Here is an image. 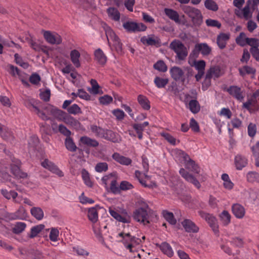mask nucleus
Segmentation results:
<instances>
[{
    "mask_svg": "<svg viewBox=\"0 0 259 259\" xmlns=\"http://www.w3.org/2000/svg\"><path fill=\"white\" fill-rule=\"evenodd\" d=\"M169 48L176 54V58L179 61L186 60L188 52L185 46L179 39H175L169 44Z\"/></svg>",
    "mask_w": 259,
    "mask_h": 259,
    "instance_id": "obj_2",
    "label": "nucleus"
},
{
    "mask_svg": "<svg viewBox=\"0 0 259 259\" xmlns=\"http://www.w3.org/2000/svg\"><path fill=\"white\" fill-rule=\"evenodd\" d=\"M224 91L227 92L230 96L240 102H242L245 97L244 90L237 85H231L225 88Z\"/></svg>",
    "mask_w": 259,
    "mask_h": 259,
    "instance_id": "obj_4",
    "label": "nucleus"
},
{
    "mask_svg": "<svg viewBox=\"0 0 259 259\" xmlns=\"http://www.w3.org/2000/svg\"><path fill=\"white\" fill-rule=\"evenodd\" d=\"M156 246L159 247L161 251L168 257H172L174 255V251L171 246L167 242H162L161 244L157 243Z\"/></svg>",
    "mask_w": 259,
    "mask_h": 259,
    "instance_id": "obj_18",
    "label": "nucleus"
},
{
    "mask_svg": "<svg viewBox=\"0 0 259 259\" xmlns=\"http://www.w3.org/2000/svg\"><path fill=\"white\" fill-rule=\"evenodd\" d=\"M41 165L44 168L57 174L59 177L63 176L62 171H61L54 163L49 160L48 159H45L42 162H41Z\"/></svg>",
    "mask_w": 259,
    "mask_h": 259,
    "instance_id": "obj_12",
    "label": "nucleus"
},
{
    "mask_svg": "<svg viewBox=\"0 0 259 259\" xmlns=\"http://www.w3.org/2000/svg\"><path fill=\"white\" fill-rule=\"evenodd\" d=\"M88 218L93 224H95L98 221V212L96 207L89 208Z\"/></svg>",
    "mask_w": 259,
    "mask_h": 259,
    "instance_id": "obj_28",
    "label": "nucleus"
},
{
    "mask_svg": "<svg viewBox=\"0 0 259 259\" xmlns=\"http://www.w3.org/2000/svg\"><path fill=\"white\" fill-rule=\"evenodd\" d=\"M211 51V48L206 43L197 44L195 45L194 49L190 54L189 59H196L198 57L199 53L203 56H208Z\"/></svg>",
    "mask_w": 259,
    "mask_h": 259,
    "instance_id": "obj_3",
    "label": "nucleus"
},
{
    "mask_svg": "<svg viewBox=\"0 0 259 259\" xmlns=\"http://www.w3.org/2000/svg\"><path fill=\"white\" fill-rule=\"evenodd\" d=\"M204 6L207 9L214 12L217 11L219 9L218 5L213 0H205Z\"/></svg>",
    "mask_w": 259,
    "mask_h": 259,
    "instance_id": "obj_41",
    "label": "nucleus"
},
{
    "mask_svg": "<svg viewBox=\"0 0 259 259\" xmlns=\"http://www.w3.org/2000/svg\"><path fill=\"white\" fill-rule=\"evenodd\" d=\"M67 111L69 114H72L74 115L80 113L81 112L80 108L76 104H74L72 106L69 107L67 108Z\"/></svg>",
    "mask_w": 259,
    "mask_h": 259,
    "instance_id": "obj_51",
    "label": "nucleus"
},
{
    "mask_svg": "<svg viewBox=\"0 0 259 259\" xmlns=\"http://www.w3.org/2000/svg\"><path fill=\"white\" fill-rule=\"evenodd\" d=\"M44 36L48 42L52 45H59L62 42V38L60 35L57 33H53L49 31H45Z\"/></svg>",
    "mask_w": 259,
    "mask_h": 259,
    "instance_id": "obj_9",
    "label": "nucleus"
},
{
    "mask_svg": "<svg viewBox=\"0 0 259 259\" xmlns=\"http://www.w3.org/2000/svg\"><path fill=\"white\" fill-rule=\"evenodd\" d=\"M25 105L28 108L32 107L36 112V113L38 115V116L44 120H48L50 119V118L46 114V113L41 111L39 106L37 105V102L36 101L32 100L26 101Z\"/></svg>",
    "mask_w": 259,
    "mask_h": 259,
    "instance_id": "obj_7",
    "label": "nucleus"
},
{
    "mask_svg": "<svg viewBox=\"0 0 259 259\" xmlns=\"http://www.w3.org/2000/svg\"><path fill=\"white\" fill-rule=\"evenodd\" d=\"M189 59L188 63L191 66H194L198 71L204 72L205 67V62L204 60L196 61L195 59L191 63V60Z\"/></svg>",
    "mask_w": 259,
    "mask_h": 259,
    "instance_id": "obj_29",
    "label": "nucleus"
},
{
    "mask_svg": "<svg viewBox=\"0 0 259 259\" xmlns=\"http://www.w3.org/2000/svg\"><path fill=\"white\" fill-rule=\"evenodd\" d=\"M239 73L241 76H244L246 74H254L255 69L248 66H244L239 69Z\"/></svg>",
    "mask_w": 259,
    "mask_h": 259,
    "instance_id": "obj_39",
    "label": "nucleus"
},
{
    "mask_svg": "<svg viewBox=\"0 0 259 259\" xmlns=\"http://www.w3.org/2000/svg\"><path fill=\"white\" fill-rule=\"evenodd\" d=\"M16 215H18L20 220H24L27 216V213L25 208L20 206L19 209L16 211Z\"/></svg>",
    "mask_w": 259,
    "mask_h": 259,
    "instance_id": "obj_60",
    "label": "nucleus"
},
{
    "mask_svg": "<svg viewBox=\"0 0 259 259\" xmlns=\"http://www.w3.org/2000/svg\"><path fill=\"white\" fill-rule=\"evenodd\" d=\"M168 79L167 78H162L158 76H156L154 79V83L156 86L158 88H164L167 84Z\"/></svg>",
    "mask_w": 259,
    "mask_h": 259,
    "instance_id": "obj_46",
    "label": "nucleus"
},
{
    "mask_svg": "<svg viewBox=\"0 0 259 259\" xmlns=\"http://www.w3.org/2000/svg\"><path fill=\"white\" fill-rule=\"evenodd\" d=\"M28 256L32 259H42L44 258L42 252L35 248L28 249Z\"/></svg>",
    "mask_w": 259,
    "mask_h": 259,
    "instance_id": "obj_35",
    "label": "nucleus"
},
{
    "mask_svg": "<svg viewBox=\"0 0 259 259\" xmlns=\"http://www.w3.org/2000/svg\"><path fill=\"white\" fill-rule=\"evenodd\" d=\"M108 169V164L106 162L98 163L95 166V170L99 172L106 171Z\"/></svg>",
    "mask_w": 259,
    "mask_h": 259,
    "instance_id": "obj_54",
    "label": "nucleus"
},
{
    "mask_svg": "<svg viewBox=\"0 0 259 259\" xmlns=\"http://www.w3.org/2000/svg\"><path fill=\"white\" fill-rule=\"evenodd\" d=\"M186 168L196 173L199 174L200 168L195 162L192 159L188 161L186 164Z\"/></svg>",
    "mask_w": 259,
    "mask_h": 259,
    "instance_id": "obj_38",
    "label": "nucleus"
},
{
    "mask_svg": "<svg viewBox=\"0 0 259 259\" xmlns=\"http://www.w3.org/2000/svg\"><path fill=\"white\" fill-rule=\"evenodd\" d=\"M11 172L13 174L15 178L17 179L25 178L27 176V174L24 172L22 171L19 167L15 164H12L11 165Z\"/></svg>",
    "mask_w": 259,
    "mask_h": 259,
    "instance_id": "obj_23",
    "label": "nucleus"
},
{
    "mask_svg": "<svg viewBox=\"0 0 259 259\" xmlns=\"http://www.w3.org/2000/svg\"><path fill=\"white\" fill-rule=\"evenodd\" d=\"M55 118L59 120H63L66 122H72L74 118L64 111L55 108L52 114Z\"/></svg>",
    "mask_w": 259,
    "mask_h": 259,
    "instance_id": "obj_8",
    "label": "nucleus"
},
{
    "mask_svg": "<svg viewBox=\"0 0 259 259\" xmlns=\"http://www.w3.org/2000/svg\"><path fill=\"white\" fill-rule=\"evenodd\" d=\"M235 164L236 168L241 170L246 166L247 160L245 157L241 155H237L235 158Z\"/></svg>",
    "mask_w": 259,
    "mask_h": 259,
    "instance_id": "obj_20",
    "label": "nucleus"
},
{
    "mask_svg": "<svg viewBox=\"0 0 259 259\" xmlns=\"http://www.w3.org/2000/svg\"><path fill=\"white\" fill-rule=\"evenodd\" d=\"M59 233L57 229L52 228L49 235L50 240L52 241H56L58 240Z\"/></svg>",
    "mask_w": 259,
    "mask_h": 259,
    "instance_id": "obj_61",
    "label": "nucleus"
},
{
    "mask_svg": "<svg viewBox=\"0 0 259 259\" xmlns=\"http://www.w3.org/2000/svg\"><path fill=\"white\" fill-rule=\"evenodd\" d=\"M205 23L208 26L216 27L218 28H220L221 27V23L217 20L208 19L206 20Z\"/></svg>",
    "mask_w": 259,
    "mask_h": 259,
    "instance_id": "obj_56",
    "label": "nucleus"
},
{
    "mask_svg": "<svg viewBox=\"0 0 259 259\" xmlns=\"http://www.w3.org/2000/svg\"><path fill=\"white\" fill-rule=\"evenodd\" d=\"M112 158L119 163L125 165H128L132 162V160L130 158L120 155L117 153H114L112 155Z\"/></svg>",
    "mask_w": 259,
    "mask_h": 259,
    "instance_id": "obj_25",
    "label": "nucleus"
},
{
    "mask_svg": "<svg viewBox=\"0 0 259 259\" xmlns=\"http://www.w3.org/2000/svg\"><path fill=\"white\" fill-rule=\"evenodd\" d=\"M81 176L85 185L89 187H92L93 183L90 179V174L86 169H83L81 170Z\"/></svg>",
    "mask_w": 259,
    "mask_h": 259,
    "instance_id": "obj_43",
    "label": "nucleus"
},
{
    "mask_svg": "<svg viewBox=\"0 0 259 259\" xmlns=\"http://www.w3.org/2000/svg\"><path fill=\"white\" fill-rule=\"evenodd\" d=\"M31 215L37 220H41L44 218V211L40 207H33L30 210Z\"/></svg>",
    "mask_w": 259,
    "mask_h": 259,
    "instance_id": "obj_31",
    "label": "nucleus"
},
{
    "mask_svg": "<svg viewBox=\"0 0 259 259\" xmlns=\"http://www.w3.org/2000/svg\"><path fill=\"white\" fill-rule=\"evenodd\" d=\"M102 138L115 143H119L121 141L120 137L118 134L107 129H105L104 137H102Z\"/></svg>",
    "mask_w": 259,
    "mask_h": 259,
    "instance_id": "obj_14",
    "label": "nucleus"
},
{
    "mask_svg": "<svg viewBox=\"0 0 259 259\" xmlns=\"http://www.w3.org/2000/svg\"><path fill=\"white\" fill-rule=\"evenodd\" d=\"M258 47L254 46V47H251L250 49V52L256 61H259V49H258Z\"/></svg>",
    "mask_w": 259,
    "mask_h": 259,
    "instance_id": "obj_64",
    "label": "nucleus"
},
{
    "mask_svg": "<svg viewBox=\"0 0 259 259\" xmlns=\"http://www.w3.org/2000/svg\"><path fill=\"white\" fill-rule=\"evenodd\" d=\"M110 214L116 219L117 221L124 223H128L130 222V218L128 217H124L120 215L117 211H115L114 209L110 207L109 209Z\"/></svg>",
    "mask_w": 259,
    "mask_h": 259,
    "instance_id": "obj_19",
    "label": "nucleus"
},
{
    "mask_svg": "<svg viewBox=\"0 0 259 259\" xmlns=\"http://www.w3.org/2000/svg\"><path fill=\"white\" fill-rule=\"evenodd\" d=\"M256 100L254 101L253 99L248 100V101L243 104V108L246 109L250 113L257 111L258 108L256 106Z\"/></svg>",
    "mask_w": 259,
    "mask_h": 259,
    "instance_id": "obj_26",
    "label": "nucleus"
},
{
    "mask_svg": "<svg viewBox=\"0 0 259 259\" xmlns=\"http://www.w3.org/2000/svg\"><path fill=\"white\" fill-rule=\"evenodd\" d=\"M245 45H248L251 47L254 46L259 47L258 40L255 38H248L247 37L245 40Z\"/></svg>",
    "mask_w": 259,
    "mask_h": 259,
    "instance_id": "obj_59",
    "label": "nucleus"
},
{
    "mask_svg": "<svg viewBox=\"0 0 259 259\" xmlns=\"http://www.w3.org/2000/svg\"><path fill=\"white\" fill-rule=\"evenodd\" d=\"M133 216L134 220L143 223L144 225L150 224L149 214L144 208L140 207L136 209L133 212Z\"/></svg>",
    "mask_w": 259,
    "mask_h": 259,
    "instance_id": "obj_5",
    "label": "nucleus"
},
{
    "mask_svg": "<svg viewBox=\"0 0 259 259\" xmlns=\"http://www.w3.org/2000/svg\"><path fill=\"white\" fill-rule=\"evenodd\" d=\"M179 172L183 178L188 182L193 184L196 188H199L201 187L199 181L192 174L187 171L184 168H181Z\"/></svg>",
    "mask_w": 259,
    "mask_h": 259,
    "instance_id": "obj_11",
    "label": "nucleus"
},
{
    "mask_svg": "<svg viewBox=\"0 0 259 259\" xmlns=\"http://www.w3.org/2000/svg\"><path fill=\"white\" fill-rule=\"evenodd\" d=\"M65 145L66 149L71 152H75L77 149V147L70 137H66L65 139Z\"/></svg>",
    "mask_w": 259,
    "mask_h": 259,
    "instance_id": "obj_37",
    "label": "nucleus"
},
{
    "mask_svg": "<svg viewBox=\"0 0 259 259\" xmlns=\"http://www.w3.org/2000/svg\"><path fill=\"white\" fill-rule=\"evenodd\" d=\"M134 187L132 184L126 181H123L120 183L119 186L120 191L121 190L126 191L131 190Z\"/></svg>",
    "mask_w": 259,
    "mask_h": 259,
    "instance_id": "obj_55",
    "label": "nucleus"
},
{
    "mask_svg": "<svg viewBox=\"0 0 259 259\" xmlns=\"http://www.w3.org/2000/svg\"><path fill=\"white\" fill-rule=\"evenodd\" d=\"M138 101L144 110H148L150 109V102L146 97L142 95H139L138 97Z\"/></svg>",
    "mask_w": 259,
    "mask_h": 259,
    "instance_id": "obj_30",
    "label": "nucleus"
},
{
    "mask_svg": "<svg viewBox=\"0 0 259 259\" xmlns=\"http://www.w3.org/2000/svg\"><path fill=\"white\" fill-rule=\"evenodd\" d=\"M80 53L76 50H73L70 53L71 60L75 66L77 68L80 67V64L79 61Z\"/></svg>",
    "mask_w": 259,
    "mask_h": 259,
    "instance_id": "obj_34",
    "label": "nucleus"
},
{
    "mask_svg": "<svg viewBox=\"0 0 259 259\" xmlns=\"http://www.w3.org/2000/svg\"><path fill=\"white\" fill-rule=\"evenodd\" d=\"M123 27L128 32H136L137 23L127 21L123 24Z\"/></svg>",
    "mask_w": 259,
    "mask_h": 259,
    "instance_id": "obj_45",
    "label": "nucleus"
},
{
    "mask_svg": "<svg viewBox=\"0 0 259 259\" xmlns=\"http://www.w3.org/2000/svg\"><path fill=\"white\" fill-rule=\"evenodd\" d=\"M259 179V174L255 172H249L247 175V179L248 181L253 182L256 180Z\"/></svg>",
    "mask_w": 259,
    "mask_h": 259,
    "instance_id": "obj_63",
    "label": "nucleus"
},
{
    "mask_svg": "<svg viewBox=\"0 0 259 259\" xmlns=\"http://www.w3.org/2000/svg\"><path fill=\"white\" fill-rule=\"evenodd\" d=\"M163 215L164 219L171 225H175L177 223V220L175 218L174 215L172 212H169L167 210L163 211Z\"/></svg>",
    "mask_w": 259,
    "mask_h": 259,
    "instance_id": "obj_40",
    "label": "nucleus"
},
{
    "mask_svg": "<svg viewBox=\"0 0 259 259\" xmlns=\"http://www.w3.org/2000/svg\"><path fill=\"white\" fill-rule=\"evenodd\" d=\"M78 97L85 100H90L91 96L83 89H78L77 92Z\"/></svg>",
    "mask_w": 259,
    "mask_h": 259,
    "instance_id": "obj_62",
    "label": "nucleus"
},
{
    "mask_svg": "<svg viewBox=\"0 0 259 259\" xmlns=\"http://www.w3.org/2000/svg\"><path fill=\"white\" fill-rule=\"evenodd\" d=\"M120 242H122L124 246H126L128 244L131 243L139 245L142 242V240L140 238L131 235L130 233H127Z\"/></svg>",
    "mask_w": 259,
    "mask_h": 259,
    "instance_id": "obj_16",
    "label": "nucleus"
},
{
    "mask_svg": "<svg viewBox=\"0 0 259 259\" xmlns=\"http://www.w3.org/2000/svg\"><path fill=\"white\" fill-rule=\"evenodd\" d=\"M165 15L171 20L177 23H180L179 15L178 12L172 9L165 8L164 9Z\"/></svg>",
    "mask_w": 259,
    "mask_h": 259,
    "instance_id": "obj_24",
    "label": "nucleus"
},
{
    "mask_svg": "<svg viewBox=\"0 0 259 259\" xmlns=\"http://www.w3.org/2000/svg\"><path fill=\"white\" fill-rule=\"evenodd\" d=\"M246 35L244 32H241L239 35L236 38V43L241 47L245 46Z\"/></svg>",
    "mask_w": 259,
    "mask_h": 259,
    "instance_id": "obj_53",
    "label": "nucleus"
},
{
    "mask_svg": "<svg viewBox=\"0 0 259 259\" xmlns=\"http://www.w3.org/2000/svg\"><path fill=\"white\" fill-rule=\"evenodd\" d=\"M183 12L191 19L192 22L195 26H200L203 22V16L201 11L194 7L184 6L182 7Z\"/></svg>",
    "mask_w": 259,
    "mask_h": 259,
    "instance_id": "obj_1",
    "label": "nucleus"
},
{
    "mask_svg": "<svg viewBox=\"0 0 259 259\" xmlns=\"http://www.w3.org/2000/svg\"><path fill=\"white\" fill-rule=\"evenodd\" d=\"M41 78L39 75L36 73H32L29 77V81L33 84L37 85L40 81Z\"/></svg>",
    "mask_w": 259,
    "mask_h": 259,
    "instance_id": "obj_52",
    "label": "nucleus"
},
{
    "mask_svg": "<svg viewBox=\"0 0 259 259\" xmlns=\"http://www.w3.org/2000/svg\"><path fill=\"white\" fill-rule=\"evenodd\" d=\"M26 225L25 223L17 222L13 228V232L18 234L22 232L25 229Z\"/></svg>",
    "mask_w": 259,
    "mask_h": 259,
    "instance_id": "obj_48",
    "label": "nucleus"
},
{
    "mask_svg": "<svg viewBox=\"0 0 259 259\" xmlns=\"http://www.w3.org/2000/svg\"><path fill=\"white\" fill-rule=\"evenodd\" d=\"M1 193L6 198L10 199L11 198H12L13 200L15 201H16L15 199L18 196L17 192L12 190L8 191L7 190L2 189L1 190Z\"/></svg>",
    "mask_w": 259,
    "mask_h": 259,
    "instance_id": "obj_47",
    "label": "nucleus"
},
{
    "mask_svg": "<svg viewBox=\"0 0 259 259\" xmlns=\"http://www.w3.org/2000/svg\"><path fill=\"white\" fill-rule=\"evenodd\" d=\"M181 223L185 231L188 233H195L199 231V227L190 220L185 219Z\"/></svg>",
    "mask_w": 259,
    "mask_h": 259,
    "instance_id": "obj_15",
    "label": "nucleus"
},
{
    "mask_svg": "<svg viewBox=\"0 0 259 259\" xmlns=\"http://www.w3.org/2000/svg\"><path fill=\"white\" fill-rule=\"evenodd\" d=\"M14 58L16 63L25 69H27L29 67V64L27 62H23L22 58L18 54L14 55Z\"/></svg>",
    "mask_w": 259,
    "mask_h": 259,
    "instance_id": "obj_50",
    "label": "nucleus"
},
{
    "mask_svg": "<svg viewBox=\"0 0 259 259\" xmlns=\"http://www.w3.org/2000/svg\"><path fill=\"white\" fill-rule=\"evenodd\" d=\"M107 12L110 18L114 21H119L120 19V13L118 10L114 7H110L107 10Z\"/></svg>",
    "mask_w": 259,
    "mask_h": 259,
    "instance_id": "obj_32",
    "label": "nucleus"
},
{
    "mask_svg": "<svg viewBox=\"0 0 259 259\" xmlns=\"http://www.w3.org/2000/svg\"><path fill=\"white\" fill-rule=\"evenodd\" d=\"M221 220L224 226L228 225L230 223L231 215L227 210H223L220 214Z\"/></svg>",
    "mask_w": 259,
    "mask_h": 259,
    "instance_id": "obj_42",
    "label": "nucleus"
},
{
    "mask_svg": "<svg viewBox=\"0 0 259 259\" xmlns=\"http://www.w3.org/2000/svg\"><path fill=\"white\" fill-rule=\"evenodd\" d=\"M141 41L144 44L147 46H155L159 47L161 46V41L160 39L154 35L144 36L141 37Z\"/></svg>",
    "mask_w": 259,
    "mask_h": 259,
    "instance_id": "obj_10",
    "label": "nucleus"
},
{
    "mask_svg": "<svg viewBox=\"0 0 259 259\" xmlns=\"http://www.w3.org/2000/svg\"><path fill=\"white\" fill-rule=\"evenodd\" d=\"M199 214L201 218L205 219L207 222L214 233L216 234L219 232V226L217 223V220L214 216L203 211H199Z\"/></svg>",
    "mask_w": 259,
    "mask_h": 259,
    "instance_id": "obj_6",
    "label": "nucleus"
},
{
    "mask_svg": "<svg viewBox=\"0 0 259 259\" xmlns=\"http://www.w3.org/2000/svg\"><path fill=\"white\" fill-rule=\"evenodd\" d=\"M248 134L249 137H253L256 133V126L255 124L250 123L247 128Z\"/></svg>",
    "mask_w": 259,
    "mask_h": 259,
    "instance_id": "obj_57",
    "label": "nucleus"
},
{
    "mask_svg": "<svg viewBox=\"0 0 259 259\" xmlns=\"http://www.w3.org/2000/svg\"><path fill=\"white\" fill-rule=\"evenodd\" d=\"M80 141L82 144L88 147H96L99 145V142L97 140L91 139L87 136L81 137Z\"/></svg>",
    "mask_w": 259,
    "mask_h": 259,
    "instance_id": "obj_27",
    "label": "nucleus"
},
{
    "mask_svg": "<svg viewBox=\"0 0 259 259\" xmlns=\"http://www.w3.org/2000/svg\"><path fill=\"white\" fill-rule=\"evenodd\" d=\"M206 74L212 78H218L221 75V70L219 66H212L207 71Z\"/></svg>",
    "mask_w": 259,
    "mask_h": 259,
    "instance_id": "obj_22",
    "label": "nucleus"
},
{
    "mask_svg": "<svg viewBox=\"0 0 259 259\" xmlns=\"http://www.w3.org/2000/svg\"><path fill=\"white\" fill-rule=\"evenodd\" d=\"M96 60L101 65H104L107 61V57L100 49H98L94 53Z\"/></svg>",
    "mask_w": 259,
    "mask_h": 259,
    "instance_id": "obj_21",
    "label": "nucleus"
},
{
    "mask_svg": "<svg viewBox=\"0 0 259 259\" xmlns=\"http://www.w3.org/2000/svg\"><path fill=\"white\" fill-rule=\"evenodd\" d=\"M232 211L233 214L238 219H242L245 213L244 207L239 203L233 204L232 205Z\"/></svg>",
    "mask_w": 259,
    "mask_h": 259,
    "instance_id": "obj_17",
    "label": "nucleus"
},
{
    "mask_svg": "<svg viewBox=\"0 0 259 259\" xmlns=\"http://www.w3.org/2000/svg\"><path fill=\"white\" fill-rule=\"evenodd\" d=\"M91 130L97 137L101 138H102V137H104L105 129L95 125H91Z\"/></svg>",
    "mask_w": 259,
    "mask_h": 259,
    "instance_id": "obj_44",
    "label": "nucleus"
},
{
    "mask_svg": "<svg viewBox=\"0 0 259 259\" xmlns=\"http://www.w3.org/2000/svg\"><path fill=\"white\" fill-rule=\"evenodd\" d=\"M44 228L45 225L43 224H39L32 227L30 230V233L28 234V237L30 238H33L35 237L44 229Z\"/></svg>",
    "mask_w": 259,
    "mask_h": 259,
    "instance_id": "obj_33",
    "label": "nucleus"
},
{
    "mask_svg": "<svg viewBox=\"0 0 259 259\" xmlns=\"http://www.w3.org/2000/svg\"><path fill=\"white\" fill-rule=\"evenodd\" d=\"M169 72L171 77L175 80H181L182 82L185 81V78L183 77L184 73L181 68L177 66L172 67L170 68Z\"/></svg>",
    "mask_w": 259,
    "mask_h": 259,
    "instance_id": "obj_13",
    "label": "nucleus"
},
{
    "mask_svg": "<svg viewBox=\"0 0 259 259\" xmlns=\"http://www.w3.org/2000/svg\"><path fill=\"white\" fill-rule=\"evenodd\" d=\"M99 100L101 104L103 105H107L112 101L113 99L110 96L106 95L100 97Z\"/></svg>",
    "mask_w": 259,
    "mask_h": 259,
    "instance_id": "obj_58",
    "label": "nucleus"
},
{
    "mask_svg": "<svg viewBox=\"0 0 259 259\" xmlns=\"http://www.w3.org/2000/svg\"><path fill=\"white\" fill-rule=\"evenodd\" d=\"M189 108L193 113L196 114L200 111V106L197 100L192 99L189 103Z\"/></svg>",
    "mask_w": 259,
    "mask_h": 259,
    "instance_id": "obj_36",
    "label": "nucleus"
},
{
    "mask_svg": "<svg viewBox=\"0 0 259 259\" xmlns=\"http://www.w3.org/2000/svg\"><path fill=\"white\" fill-rule=\"evenodd\" d=\"M153 67L154 69L162 72H166L167 69V67L165 63L162 60L158 61L155 64H154Z\"/></svg>",
    "mask_w": 259,
    "mask_h": 259,
    "instance_id": "obj_49",
    "label": "nucleus"
}]
</instances>
